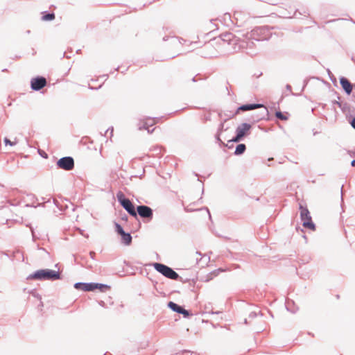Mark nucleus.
<instances>
[{
	"label": "nucleus",
	"instance_id": "12",
	"mask_svg": "<svg viewBox=\"0 0 355 355\" xmlns=\"http://www.w3.org/2000/svg\"><path fill=\"white\" fill-rule=\"evenodd\" d=\"M264 105H262V104H250V105H241V107H239L236 112V114H238L239 113L240 111H248V110H254V109H257V108H260V107H263Z\"/></svg>",
	"mask_w": 355,
	"mask_h": 355
},
{
	"label": "nucleus",
	"instance_id": "8",
	"mask_svg": "<svg viewBox=\"0 0 355 355\" xmlns=\"http://www.w3.org/2000/svg\"><path fill=\"white\" fill-rule=\"evenodd\" d=\"M46 85V80L44 77H36L31 79V86L33 90H40Z\"/></svg>",
	"mask_w": 355,
	"mask_h": 355
},
{
	"label": "nucleus",
	"instance_id": "3",
	"mask_svg": "<svg viewBox=\"0 0 355 355\" xmlns=\"http://www.w3.org/2000/svg\"><path fill=\"white\" fill-rule=\"evenodd\" d=\"M153 266L157 271H158L167 278L174 280L178 278V274L166 265L155 263L153 264Z\"/></svg>",
	"mask_w": 355,
	"mask_h": 355
},
{
	"label": "nucleus",
	"instance_id": "10",
	"mask_svg": "<svg viewBox=\"0 0 355 355\" xmlns=\"http://www.w3.org/2000/svg\"><path fill=\"white\" fill-rule=\"evenodd\" d=\"M115 226L116 231L121 236L123 243L126 245H130L132 242L131 235L129 233H125L120 225L116 223Z\"/></svg>",
	"mask_w": 355,
	"mask_h": 355
},
{
	"label": "nucleus",
	"instance_id": "20",
	"mask_svg": "<svg viewBox=\"0 0 355 355\" xmlns=\"http://www.w3.org/2000/svg\"><path fill=\"white\" fill-rule=\"evenodd\" d=\"M352 166H355V160H353L351 163Z\"/></svg>",
	"mask_w": 355,
	"mask_h": 355
},
{
	"label": "nucleus",
	"instance_id": "7",
	"mask_svg": "<svg viewBox=\"0 0 355 355\" xmlns=\"http://www.w3.org/2000/svg\"><path fill=\"white\" fill-rule=\"evenodd\" d=\"M57 165L60 168L70 171L74 167V161L71 157H64L58 161Z\"/></svg>",
	"mask_w": 355,
	"mask_h": 355
},
{
	"label": "nucleus",
	"instance_id": "19",
	"mask_svg": "<svg viewBox=\"0 0 355 355\" xmlns=\"http://www.w3.org/2000/svg\"><path fill=\"white\" fill-rule=\"evenodd\" d=\"M351 125L355 129V117L352 119Z\"/></svg>",
	"mask_w": 355,
	"mask_h": 355
},
{
	"label": "nucleus",
	"instance_id": "14",
	"mask_svg": "<svg viewBox=\"0 0 355 355\" xmlns=\"http://www.w3.org/2000/svg\"><path fill=\"white\" fill-rule=\"evenodd\" d=\"M156 123V121L155 119L153 118H146L143 122H142V125L139 128L140 130H147L148 132H150V131L149 130V127H151L153 125H154Z\"/></svg>",
	"mask_w": 355,
	"mask_h": 355
},
{
	"label": "nucleus",
	"instance_id": "13",
	"mask_svg": "<svg viewBox=\"0 0 355 355\" xmlns=\"http://www.w3.org/2000/svg\"><path fill=\"white\" fill-rule=\"evenodd\" d=\"M340 85L343 89L347 94H350L352 91V85L351 83L345 78L343 77L340 80Z\"/></svg>",
	"mask_w": 355,
	"mask_h": 355
},
{
	"label": "nucleus",
	"instance_id": "9",
	"mask_svg": "<svg viewBox=\"0 0 355 355\" xmlns=\"http://www.w3.org/2000/svg\"><path fill=\"white\" fill-rule=\"evenodd\" d=\"M137 211L138 214L141 218H148L149 220H151L153 218V210L150 207L146 206V205H140L138 206L137 208Z\"/></svg>",
	"mask_w": 355,
	"mask_h": 355
},
{
	"label": "nucleus",
	"instance_id": "11",
	"mask_svg": "<svg viewBox=\"0 0 355 355\" xmlns=\"http://www.w3.org/2000/svg\"><path fill=\"white\" fill-rule=\"evenodd\" d=\"M168 306L174 311L182 313L184 317H188L189 315V313L188 311L183 309L182 306L178 305L177 304L170 302L168 303Z\"/></svg>",
	"mask_w": 355,
	"mask_h": 355
},
{
	"label": "nucleus",
	"instance_id": "17",
	"mask_svg": "<svg viewBox=\"0 0 355 355\" xmlns=\"http://www.w3.org/2000/svg\"><path fill=\"white\" fill-rule=\"evenodd\" d=\"M43 21H51L55 19L53 13L44 15L42 17Z\"/></svg>",
	"mask_w": 355,
	"mask_h": 355
},
{
	"label": "nucleus",
	"instance_id": "4",
	"mask_svg": "<svg viewBox=\"0 0 355 355\" xmlns=\"http://www.w3.org/2000/svg\"><path fill=\"white\" fill-rule=\"evenodd\" d=\"M251 129V125L248 123H243L236 128V135L231 141L234 142H239L244 136L248 134Z\"/></svg>",
	"mask_w": 355,
	"mask_h": 355
},
{
	"label": "nucleus",
	"instance_id": "2",
	"mask_svg": "<svg viewBox=\"0 0 355 355\" xmlns=\"http://www.w3.org/2000/svg\"><path fill=\"white\" fill-rule=\"evenodd\" d=\"M300 216L303 222L302 225L305 228H308L311 230H315V227L312 221L310 213L306 207H303L302 205H300Z\"/></svg>",
	"mask_w": 355,
	"mask_h": 355
},
{
	"label": "nucleus",
	"instance_id": "15",
	"mask_svg": "<svg viewBox=\"0 0 355 355\" xmlns=\"http://www.w3.org/2000/svg\"><path fill=\"white\" fill-rule=\"evenodd\" d=\"M288 113H282L280 111L275 112V116L277 119L282 120V121H287L288 119Z\"/></svg>",
	"mask_w": 355,
	"mask_h": 355
},
{
	"label": "nucleus",
	"instance_id": "5",
	"mask_svg": "<svg viewBox=\"0 0 355 355\" xmlns=\"http://www.w3.org/2000/svg\"><path fill=\"white\" fill-rule=\"evenodd\" d=\"M118 199L122 207L132 216L137 217V211L132 202L127 198H123V194L119 196L118 195Z\"/></svg>",
	"mask_w": 355,
	"mask_h": 355
},
{
	"label": "nucleus",
	"instance_id": "18",
	"mask_svg": "<svg viewBox=\"0 0 355 355\" xmlns=\"http://www.w3.org/2000/svg\"><path fill=\"white\" fill-rule=\"evenodd\" d=\"M4 142H5V144L6 145H10V146H13L15 143V142H12V141H10L7 138H5L4 139Z\"/></svg>",
	"mask_w": 355,
	"mask_h": 355
},
{
	"label": "nucleus",
	"instance_id": "16",
	"mask_svg": "<svg viewBox=\"0 0 355 355\" xmlns=\"http://www.w3.org/2000/svg\"><path fill=\"white\" fill-rule=\"evenodd\" d=\"M245 148H245V144H239L236 148L234 153L236 155H241L244 153V151L245 150Z\"/></svg>",
	"mask_w": 355,
	"mask_h": 355
},
{
	"label": "nucleus",
	"instance_id": "1",
	"mask_svg": "<svg viewBox=\"0 0 355 355\" xmlns=\"http://www.w3.org/2000/svg\"><path fill=\"white\" fill-rule=\"evenodd\" d=\"M60 271L49 269L38 270L33 274L30 275L28 277L29 279L51 281L60 279Z\"/></svg>",
	"mask_w": 355,
	"mask_h": 355
},
{
	"label": "nucleus",
	"instance_id": "6",
	"mask_svg": "<svg viewBox=\"0 0 355 355\" xmlns=\"http://www.w3.org/2000/svg\"><path fill=\"white\" fill-rule=\"evenodd\" d=\"M74 287L78 290H82L84 291H91L96 288L102 289L103 288H107V286L103 284H98L76 283L74 285Z\"/></svg>",
	"mask_w": 355,
	"mask_h": 355
}]
</instances>
